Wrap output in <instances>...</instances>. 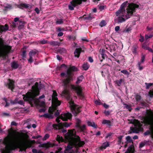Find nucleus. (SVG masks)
<instances>
[{"label": "nucleus", "mask_w": 153, "mask_h": 153, "mask_svg": "<svg viewBox=\"0 0 153 153\" xmlns=\"http://www.w3.org/2000/svg\"><path fill=\"white\" fill-rule=\"evenodd\" d=\"M87 123L88 126H91L94 128H97V125L95 124L94 122L88 121Z\"/></svg>", "instance_id": "bb28decb"}, {"label": "nucleus", "mask_w": 153, "mask_h": 153, "mask_svg": "<svg viewBox=\"0 0 153 153\" xmlns=\"http://www.w3.org/2000/svg\"><path fill=\"white\" fill-rule=\"evenodd\" d=\"M49 43L50 44V45H56V43L54 41H52V42H49Z\"/></svg>", "instance_id": "e2e57ef3"}, {"label": "nucleus", "mask_w": 153, "mask_h": 153, "mask_svg": "<svg viewBox=\"0 0 153 153\" xmlns=\"http://www.w3.org/2000/svg\"><path fill=\"white\" fill-rule=\"evenodd\" d=\"M77 70V68L74 66H73L69 68L67 71V73L68 77L65 79L63 80L62 85L66 87L68 84L69 83L72 79V77L71 75L72 71H76Z\"/></svg>", "instance_id": "9d476101"}, {"label": "nucleus", "mask_w": 153, "mask_h": 153, "mask_svg": "<svg viewBox=\"0 0 153 153\" xmlns=\"http://www.w3.org/2000/svg\"><path fill=\"white\" fill-rule=\"evenodd\" d=\"M139 6L135 4L131 3L129 4L126 8V13L125 10L119 9L116 12V16H125L126 19H127L132 16L134 12H135L136 8L139 7Z\"/></svg>", "instance_id": "20e7f679"}, {"label": "nucleus", "mask_w": 153, "mask_h": 153, "mask_svg": "<svg viewBox=\"0 0 153 153\" xmlns=\"http://www.w3.org/2000/svg\"><path fill=\"white\" fill-rule=\"evenodd\" d=\"M153 36V35L150 34L149 36L147 34L145 35V38L146 39H147L149 38H152Z\"/></svg>", "instance_id": "3c124183"}, {"label": "nucleus", "mask_w": 153, "mask_h": 153, "mask_svg": "<svg viewBox=\"0 0 153 153\" xmlns=\"http://www.w3.org/2000/svg\"><path fill=\"white\" fill-rule=\"evenodd\" d=\"M125 153H134V146L132 145L130 147H129Z\"/></svg>", "instance_id": "5701e85b"}, {"label": "nucleus", "mask_w": 153, "mask_h": 153, "mask_svg": "<svg viewBox=\"0 0 153 153\" xmlns=\"http://www.w3.org/2000/svg\"><path fill=\"white\" fill-rule=\"evenodd\" d=\"M53 93L52 96V107H50L49 109V111L51 113L55 110H56V107L59 106L60 104V102L58 99L57 94L55 91H53Z\"/></svg>", "instance_id": "6e6552de"}, {"label": "nucleus", "mask_w": 153, "mask_h": 153, "mask_svg": "<svg viewBox=\"0 0 153 153\" xmlns=\"http://www.w3.org/2000/svg\"><path fill=\"white\" fill-rule=\"evenodd\" d=\"M141 63L140 62H138L137 64L139 69L140 71L142 70L143 68V66L141 65Z\"/></svg>", "instance_id": "49530a36"}, {"label": "nucleus", "mask_w": 153, "mask_h": 153, "mask_svg": "<svg viewBox=\"0 0 153 153\" xmlns=\"http://www.w3.org/2000/svg\"><path fill=\"white\" fill-rule=\"evenodd\" d=\"M138 48V46L136 45H134L133 47L132 51L133 53L135 55L137 54V49Z\"/></svg>", "instance_id": "7c9ffc66"}, {"label": "nucleus", "mask_w": 153, "mask_h": 153, "mask_svg": "<svg viewBox=\"0 0 153 153\" xmlns=\"http://www.w3.org/2000/svg\"><path fill=\"white\" fill-rule=\"evenodd\" d=\"M94 103L97 105H100L102 104L100 100H94Z\"/></svg>", "instance_id": "ea45409f"}, {"label": "nucleus", "mask_w": 153, "mask_h": 153, "mask_svg": "<svg viewBox=\"0 0 153 153\" xmlns=\"http://www.w3.org/2000/svg\"><path fill=\"white\" fill-rule=\"evenodd\" d=\"M127 3V1H125L120 6V8L119 9L122 10H125V7Z\"/></svg>", "instance_id": "473e14b6"}, {"label": "nucleus", "mask_w": 153, "mask_h": 153, "mask_svg": "<svg viewBox=\"0 0 153 153\" xmlns=\"http://www.w3.org/2000/svg\"><path fill=\"white\" fill-rule=\"evenodd\" d=\"M30 6V5L27 3H21L17 5L18 7L21 9H23L24 8L27 9L29 8Z\"/></svg>", "instance_id": "a211bd4d"}, {"label": "nucleus", "mask_w": 153, "mask_h": 153, "mask_svg": "<svg viewBox=\"0 0 153 153\" xmlns=\"http://www.w3.org/2000/svg\"><path fill=\"white\" fill-rule=\"evenodd\" d=\"M121 72L122 73L126 75H129V73L128 71L126 70H122L121 71Z\"/></svg>", "instance_id": "de8ad7c7"}, {"label": "nucleus", "mask_w": 153, "mask_h": 153, "mask_svg": "<svg viewBox=\"0 0 153 153\" xmlns=\"http://www.w3.org/2000/svg\"><path fill=\"white\" fill-rule=\"evenodd\" d=\"M146 116L144 117L143 122L146 125H149L150 131H148L144 133L145 135L151 134V136L153 138V117H151L152 112L151 110H147L146 112Z\"/></svg>", "instance_id": "39448f33"}, {"label": "nucleus", "mask_w": 153, "mask_h": 153, "mask_svg": "<svg viewBox=\"0 0 153 153\" xmlns=\"http://www.w3.org/2000/svg\"><path fill=\"white\" fill-rule=\"evenodd\" d=\"M124 105H125V107H126V108H127V109H128L129 111H131L132 108L129 105H128L126 104H124Z\"/></svg>", "instance_id": "09e8293b"}, {"label": "nucleus", "mask_w": 153, "mask_h": 153, "mask_svg": "<svg viewBox=\"0 0 153 153\" xmlns=\"http://www.w3.org/2000/svg\"><path fill=\"white\" fill-rule=\"evenodd\" d=\"M25 123H27L28 124L32 125V127L33 128H35L36 127V121L33 119H28L25 120Z\"/></svg>", "instance_id": "4468645a"}, {"label": "nucleus", "mask_w": 153, "mask_h": 153, "mask_svg": "<svg viewBox=\"0 0 153 153\" xmlns=\"http://www.w3.org/2000/svg\"><path fill=\"white\" fill-rule=\"evenodd\" d=\"M144 40V37L143 36H142V35H140V39H139V41L141 42H142Z\"/></svg>", "instance_id": "0e129e2a"}, {"label": "nucleus", "mask_w": 153, "mask_h": 153, "mask_svg": "<svg viewBox=\"0 0 153 153\" xmlns=\"http://www.w3.org/2000/svg\"><path fill=\"white\" fill-rule=\"evenodd\" d=\"M83 76L82 75L80 76L79 77H78L77 78V80L76 82V83L77 84H78L81 82L82 81V79L83 78Z\"/></svg>", "instance_id": "f704fd0d"}, {"label": "nucleus", "mask_w": 153, "mask_h": 153, "mask_svg": "<svg viewBox=\"0 0 153 153\" xmlns=\"http://www.w3.org/2000/svg\"><path fill=\"white\" fill-rule=\"evenodd\" d=\"M105 115L108 116L110 114V112L108 111H105L104 112Z\"/></svg>", "instance_id": "052dcab7"}, {"label": "nucleus", "mask_w": 153, "mask_h": 153, "mask_svg": "<svg viewBox=\"0 0 153 153\" xmlns=\"http://www.w3.org/2000/svg\"><path fill=\"white\" fill-rule=\"evenodd\" d=\"M135 98L136 101L137 102L139 101L141 99V96L137 94L136 95Z\"/></svg>", "instance_id": "37998d69"}, {"label": "nucleus", "mask_w": 153, "mask_h": 153, "mask_svg": "<svg viewBox=\"0 0 153 153\" xmlns=\"http://www.w3.org/2000/svg\"><path fill=\"white\" fill-rule=\"evenodd\" d=\"M5 85L8 88L12 90L14 88V82L12 80L9 79L7 83H5Z\"/></svg>", "instance_id": "2eb2a0df"}, {"label": "nucleus", "mask_w": 153, "mask_h": 153, "mask_svg": "<svg viewBox=\"0 0 153 153\" xmlns=\"http://www.w3.org/2000/svg\"><path fill=\"white\" fill-rule=\"evenodd\" d=\"M71 114L69 112L66 113L62 114L59 117H57L56 119V121L59 123L58 125L53 124V126L55 127V126H57L59 128H62L63 126L66 127H68L71 124V123H67L65 122L64 123H60V121L59 119L60 118L63 121H66L68 119H70L71 118Z\"/></svg>", "instance_id": "423d86ee"}, {"label": "nucleus", "mask_w": 153, "mask_h": 153, "mask_svg": "<svg viewBox=\"0 0 153 153\" xmlns=\"http://www.w3.org/2000/svg\"><path fill=\"white\" fill-rule=\"evenodd\" d=\"M53 146L52 144L50 143H44L41 145L42 147L46 148H48L50 147H52Z\"/></svg>", "instance_id": "a878e982"}, {"label": "nucleus", "mask_w": 153, "mask_h": 153, "mask_svg": "<svg viewBox=\"0 0 153 153\" xmlns=\"http://www.w3.org/2000/svg\"><path fill=\"white\" fill-rule=\"evenodd\" d=\"M44 87V85L42 84H38L37 82H36L35 85L32 87V90L27 92L25 96L23 97V99L25 101H28L30 103H34L41 106H43L45 102L40 100V99L45 97L44 94L39 97V99H36L35 97L39 94V90Z\"/></svg>", "instance_id": "f257e3e1"}, {"label": "nucleus", "mask_w": 153, "mask_h": 153, "mask_svg": "<svg viewBox=\"0 0 153 153\" xmlns=\"http://www.w3.org/2000/svg\"><path fill=\"white\" fill-rule=\"evenodd\" d=\"M81 121L80 120H79L78 119H77L76 120V126H77V125H80V123H81Z\"/></svg>", "instance_id": "bf43d9fd"}, {"label": "nucleus", "mask_w": 153, "mask_h": 153, "mask_svg": "<svg viewBox=\"0 0 153 153\" xmlns=\"http://www.w3.org/2000/svg\"><path fill=\"white\" fill-rule=\"evenodd\" d=\"M118 86H120L122 83H124V80L122 79H121L119 80H116L114 82Z\"/></svg>", "instance_id": "393cba45"}, {"label": "nucleus", "mask_w": 153, "mask_h": 153, "mask_svg": "<svg viewBox=\"0 0 153 153\" xmlns=\"http://www.w3.org/2000/svg\"><path fill=\"white\" fill-rule=\"evenodd\" d=\"M43 116L46 118H53V116L50 114H44Z\"/></svg>", "instance_id": "c9c22d12"}, {"label": "nucleus", "mask_w": 153, "mask_h": 153, "mask_svg": "<svg viewBox=\"0 0 153 153\" xmlns=\"http://www.w3.org/2000/svg\"><path fill=\"white\" fill-rule=\"evenodd\" d=\"M38 42L39 44H44L49 43V42L48 41L45 40L44 39H43L40 40Z\"/></svg>", "instance_id": "72a5a7b5"}, {"label": "nucleus", "mask_w": 153, "mask_h": 153, "mask_svg": "<svg viewBox=\"0 0 153 153\" xmlns=\"http://www.w3.org/2000/svg\"><path fill=\"white\" fill-rule=\"evenodd\" d=\"M147 142L146 141H144L143 142H142L140 143V144L139 147V148H142L147 143Z\"/></svg>", "instance_id": "4c0bfd02"}, {"label": "nucleus", "mask_w": 153, "mask_h": 153, "mask_svg": "<svg viewBox=\"0 0 153 153\" xmlns=\"http://www.w3.org/2000/svg\"><path fill=\"white\" fill-rule=\"evenodd\" d=\"M81 50L82 49L81 48H76L74 52L75 56L79 57V56Z\"/></svg>", "instance_id": "4be33fe9"}, {"label": "nucleus", "mask_w": 153, "mask_h": 153, "mask_svg": "<svg viewBox=\"0 0 153 153\" xmlns=\"http://www.w3.org/2000/svg\"><path fill=\"white\" fill-rule=\"evenodd\" d=\"M35 10L37 14H39V8L37 7L35 8Z\"/></svg>", "instance_id": "774afa93"}, {"label": "nucleus", "mask_w": 153, "mask_h": 153, "mask_svg": "<svg viewBox=\"0 0 153 153\" xmlns=\"http://www.w3.org/2000/svg\"><path fill=\"white\" fill-rule=\"evenodd\" d=\"M86 0H73L70 2L68 5L69 9L71 10H74L76 6L82 3V1H85Z\"/></svg>", "instance_id": "f8f14e48"}, {"label": "nucleus", "mask_w": 153, "mask_h": 153, "mask_svg": "<svg viewBox=\"0 0 153 153\" xmlns=\"http://www.w3.org/2000/svg\"><path fill=\"white\" fill-rule=\"evenodd\" d=\"M93 18V16L92 14H90L89 15L85 18V19H91Z\"/></svg>", "instance_id": "5fc2aeb1"}, {"label": "nucleus", "mask_w": 153, "mask_h": 153, "mask_svg": "<svg viewBox=\"0 0 153 153\" xmlns=\"http://www.w3.org/2000/svg\"><path fill=\"white\" fill-rule=\"evenodd\" d=\"M149 95L151 97L153 96V89L150 90L149 92Z\"/></svg>", "instance_id": "13d9d810"}, {"label": "nucleus", "mask_w": 153, "mask_h": 153, "mask_svg": "<svg viewBox=\"0 0 153 153\" xmlns=\"http://www.w3.org/2000/svg\"><path fill=\"white\" fill-rule=\"evenodd\" d=\"M37 51L36 50H32L29 53V56H33L35 55V54L37 53Z\"/></svg>", "instance_id": "c756f323"}, {"label": "nucleus", "mask_w": 153, "mask_h": 153, "mask_svg": "<svg viewBox=\"0 0 153 153\" xmlns=\"http://www.w3.org/2000/svg\"><path fill=\"white\" fill-rule=\"evenodd\" d=\"M4 143L5 145V150L1 153H10L11 151L14 150L20 145L19 137L18 135L13 136L11 140L6 137L4 140Z\"/></svg>", "instance_id": "7ed1b4c3"}, {"label": "nucleus", "mask_w": 153, "mask_h": 153, "mask_svg": "<svg viewBox=\"0 0 153 153\" xmlns=\"http://www.w3.org/2000/svg\"><path fill=\"white\" fill-rule=\"evenodd\" d=\"M120 27L119 26H116L115 28V30L117 32L120 30Z\"/></svg>", "instance_id": "69168bd1"}, {"label": "nucleus", "mask_w": 153, "mask_h": 153, "mask_svg": "<svg viewBox=\"0 0 153 153\" xmlns=\"http://www.w3.org/2000/svg\"><path fill=\"white\" fill-rule=\"evenodd\" d=\"M88 60L91 62H93V60L91 57H88Z\"/></svg>", "instance_id": "338daca9"}, {"label": "nucleus", "mask_w": 153, "mask_h": 153, "mask_svg": "<svg viewBox=\"0 0 153 153\" xmlns=\"http://www.w3.org/2000/svg\"><path fill=\"white\" fill-rule=\"evenodd\" d=\"M106 25V22L104 20L102 21L101 22H100V25L101 27L105 26Z\"/></svg>", "instance_id": "c03bdc74"}, {"label": "nucleus", "mask_w": 153, "mask_h": 153, "mask_svg": "<svg viewBox=\"0 0 153 153\" xmlns=\"http://www.w3.org/2000/svg\"><path fill=\"white\" fill-rule=\"evenodd\" d=\"M131 29L130 28H126L124 30L123 32H128L131 31Z\"/></svg>", "instance_id": "6e6d98bb"}, {"label": "nucleus", "mask_w": 153, "mask_h": 153, "mask_svg": "<svg viewBox=\"0 0 153 153\" xmlns=\"http://www.w3.org/2000/svg\"><path fill=\"white\" fill-rule=\"evenodd\" d=\"M12 47L4 44V40L0 38V58L5 59L6 56L12 51Z\"/></svg>", "instance_id": "0eeeda50"}, {"label": "nucleus", "mask_w": 153, "mask_h": 153, "mask_svg": "<svg viewBox=\"0 0 153 153\" xmlns=\"http://www.w3.org/2000/svg\"><path fill=\"white\" fill-rule=\"evenodd\" d=\"M56 140L60 142L61 141L62 142L63 141V139L62 137H60L59 135H57V137L56 138Z\"/></svg>", "instance_id": "58836bf2"}, {"label": "nucleus", "mask_w": 153, "mask_h": 153, "mask_svg": "<svg viewBox=\"0 0 153 153\" xmlns=\"http://www.w3.org/2000/svg\"><path fill=\"white\" fill-rule=\"evenodd\" d=\"M102 123L103 124H107L110 126H111V122L110 120H103Z\"/></svg>", "instance_id": "cd10ccee"}, {"label": "nucleus", "mask_w": 153, "mask_h": 153, "mask_svg": "<svg viewBox=\"0 0 153 153\" xmlns=\"http://www.w3.org/2000/svg\"><path fill=\"white\" fill-rule=\"evenodd\" d=\"M109 144L108 142H105L103 143L102 146L100 147V149L101 150L105 149L106 147L109 146Z\"/></svg>", "instance_id": "b1692460"}, {"label": "nucleus", "mask_w": 153, "mask_h": 153, "mask_svg": "<svg viewBox=\"0 0 153 153\" xmlns=\"http://www.w3.org/2000/svg\"><path fill=\"white\" fill-rule=\"evenodd\" d=\"M4 8L6 9H11L12 8V6L11 4H7L4 6Z\"/></svg>", "instance_id": "8fccbe9b"}, {"label": "nucleus", "mask_w": 153, "mask_h": 153, "mask_svg": "<svg viewBox=\"0 0 153 153\" xmlns=\"http://www.w3.org/2000/svg\"><path fill=\"white\" fill-rule=\"evenodd\" d=\"M76 127L80 130V132H84L86 130V126L85 124L77 125Z\"/></svg>", "instance_id": "aec40b11"}, {"label": "nucleus", "mask_w": 153, "mask_h": 153, "mask_svg": "<svg viewBox=\"0 0 153 153\" xmlns=\"http://www.w3.org/2000/svg\"><path fill=\"white\" fill-rule=\"evenodd\" d=\"M62 95L66 97L68 100H70V96L69 93V91L66 88H65L62 91Z\"/></svg>", "instance_id": "6ab92c4d"}, {"label": "nucleus", "mask_w": 153, "mask_h": 153, "mask_svg": "<svg viewBox=\"0 0 153 153\" xmlns=\"http://www.w3.org/2000/svg\"><path fill=\"white\" fill-rule=\"evenodd\" d=\"M65 137L68 141L69 144L70 145V146L68 145L67 146L65 151V152L66 151L71 149L72 148V146L76 148V151L78 152L79 148L82 147L85 143L84 141L80 140V137L79 136L75 134L74 129L69 130L65 134Z\"/></svg>", "instance_id": "f03ea898"}, {"label": "nucleus", "mask_w": 153, "mask_h": 153, "mask_svg": "<svg viewBox=\"0 0 153 153\" xmlns=\"http://www.w3.org/2000/svg\"><path fill=\"white\" fill-rule=\"evenodd\" d=\"M9 29V27L7 24H5L4 26L0 25V31L1 32L5 31Z\"/></svg>", "instance_id": "412c9836"}, {"label": "nucleus", "mask_w": 153, "mask_h": 153, "mask_svg": "<svg viewBox=\"0 0 153 153\" xmlns=\"http://www.w3.org/2000/svg\"><path fill=\"white\" fill-rule=\"evenodd\" d=\"M126 144L125 145L124 147L126 148L127 146V144L128 143H131V144L129 146L130 147L132 145H133L134 146H134L133 145V142L130 136H128L126 137Z\"/></svg>", "instance_id": "dca6fc26"}, {"label": "nucleus", "mask_w": 153, "mask_h": 153, "mask_svg": "<svg viewBox=\"0 0 153 153\" xmlns=\"http://www.w3.org/2000/svg\"><path fill=\"white\" fill-rule=\"evenodd\" d=\"M146 85V89H149L150 87L152 85H153L152 83H147L146 82L145 83Z\"/></svg>", "instance_id": "a19ab883"}, {"label": "nucleus", "mask_w": 153, "mask_h": 153, "mask_svg": "<svg viewBox=\"0 0 153 153\" xmlns=\"http://www.w3.org/2000/svg\"><path fill=\"white\" fill-rule=\"evenodd\" d=\"M32 56H29V58L28 59V60L29 62L32 63L33 61V59L32 58Z\"/></svg>", "instance_id": "4d7b16f0"}, {"label": "nucleus", "mask_w": 153, "mask_h": 153, "mask_svg": "<svg viewBox=\"0 0 153 153\" xmlns=\"http://www.w3.org/2000/svg\"><path fill=\"white\" fill-rule=\"evenodd\" d=\"M3 100L5 101L6 102V105L5 106V107H7L8 106L10 105V103L8 102L7 101V98H4L3 99Z\"/></svg>", "instance_id": "a18cd8bd"}, {"label": "nucleus", "mask_w": 153, "mask_h": 153, "mask_svg": "<svg viewBox=\"0 0 153 153\" xmlns=\"http://www.w3.org/2000/svg\"><path fill=\"white\" fill-rule=\"evenodd\" d=\"M70 107L72 113L75 116H76L80 111L79 108L74 103V102L71 100L69 102Z\"/></svg>", "instance_id": "9b49d317"}, {"label": "nucleus", "mask_w": 153, "mask_h": 153, "mask_svg": "<svg viewBox=\"0 0 153 153\" xmlns=\"http://www.w3.org/2000/svg\"><path fill=\"white\" fill-rule=\"evenodd\" d=\"M64 20L62 19H58L56 21V23L57 24H61L63 23Z\"/></svg>", "instance_id": "e433bc0d"}, {"label": "nucleus", "mask_w": 153, "mask_h": 153, "mask_svg": "<svg viewBox=\"0 0 153 153\" xmlns=\"http://www.w3.org/2000/svg\"><path fill=\"white\" fill-rule=\"evenodd\" d=\"M145 56L144 55H142L141 56V63H143V62L145 60Z\"/></svg>", "instance_id": "603ef678"}, {"label": "nucleus", "mask_w": 153, "mask_h": 153, "mask_svg": "<svg viewBox=\"0 0 153 153\" xmlns=\"http://www.w3.org/2000/svg\"><path fill=\"white\" fill-rule=\"evenodd\" d=\"M49 137V135L48 134H46L45 135V136L44 137V138H43L44 140H46L47 139H48V138Z\"/></svg>", "instance_id": "680f3d73"}, {"label": "nucleus", "mask_w": 153, "mask_h": 153, "mask_svg": "<svg viewBox=\"0 0 153 153\" xmlns=\"http://www.w3.org/2000/svg\"><path fill=\"white\" fill-rule=\"evenodd\" d=\"M18 66L19 65L18 64L15 62L11 63V67L13 68L16 69Z\"/></svg>", "instance_id": "2f4dec72"}, {"label": "nucleus", "mask_w": 153, "mask_h": 153, "mask_svg": "<svg viewBox=\"0 0 153 153\" xmlns=\"http://www.w3.org/2000/svg\"><path fill=\"white\" fill-rule=\"evenodd\" d=\"M129 122L133 124L134 125V127H131L130 130V133H138L140 131L143 129L141 127V125L139 121L135 119L129 120Z\"/></svg>", "instance_id": "1a4fd4ad"}, {"label": "nucleus", "mask_w": 153, "mask_h": 153, "mask_svg": "<svg viewBox=\"0 0 153 153\" xmlns=\"http://www.w3.org/2000/svg\"><path fill=\"white\" fill-rule=\"evenodd\" d=\"M117 17L115 19V21L118 23H121L125 21L126 19L125 16H117Z\"/></svg>", "instance_id": "f3484780"}, {"label": "nucleus", "mask_w": 153, "mask_h": 153, "mask_svg": "<svg viewBox=\"0 0 153 153\" xmlns=\"http://www.w3.org/2000/svg\"><path fill=\"white\" fill-rule=\"evenodd\" d=\"M89 66L88 63L87 62H85L84 63L82 66V67L85 70H87L88 69Z\"/></svg>", "instance_id": "c85d7f7f"}, {"label": "nucleus", "mask_w": 153, "mask_h": 153, "mask_svg": "<svg viewBox=\"0 0 153 153\" xmlns=\"http://www.w3.org/2000/svg\"><path fill=\"white\" fill-rule=\"evenodd\" d=\"M123 136H120L118 137V144H120L122 142V138Z\"/></svg>", "instance_id": "79ce46f5"}, {"label": "nucleus", "mask_w": 153, "mask_h": 153, "mask_svg": "<svg viewBox=\"0 0 153 153\" xmlns=\"http://www.w3.org/2000/svg\"><path fill=\"white\" fill-rule=\"evenodd\" d=\"M71 87L73 89L76 91V92L78 96L80 97L83 96L82 88L81 86H76L73 85H71Z\"/></svg>", "instance_id": "ddd939ff"}, {"label": "nucleus", "mask_w": 153, "mask_h": 153, "mask_svg": "<svg viewBox=\"0 0 153 153\" xmlns=\"http://www.w3.org/2000/svg\"><path fill=\"white\" fill-rule=\"evenodd\" d=\"M22 56L23 59L26 58V51H23Z\"/></svg>", "instance_id": "864d4df0"}]
</instances>
